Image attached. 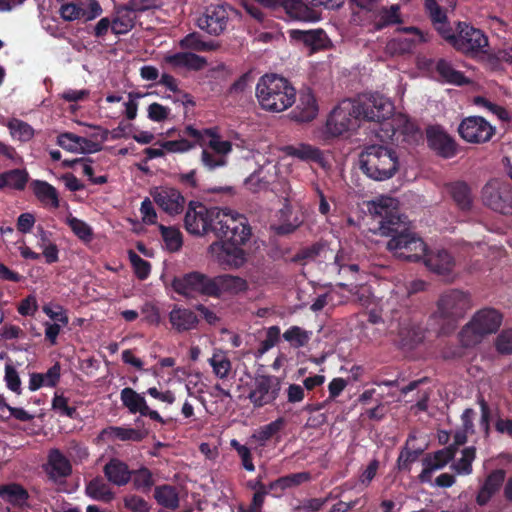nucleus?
<instances>
[{
	"mask_svg": "<svg viewBox=\"0 0 512 512\" xmlns=\"http://www.w3.org/2000/svg\"><path fill=\"white\" fill-rule=\"evenodd\" d=\"M52 409L60 416L75 419L78 416L77 408L68 405V398L62 394L55 393L52 399Z\"/></svg>",
	"mask_w": 512,
	"mask_h": 512,
	"instance_id": "obj_55",
	"label": "nucleus"
},
{
	"mask_svg": "<svg viewBox=\"0 0 512 512\" xmlns=\"http://www.w3.org/2000/svg\"><path fill=\"white\" fill-rule=\"evenodd\" d=\"M280 334L281 331L279 326H270L266 331L265 339L260 343L258 352L260 354H264L268 352L271 348H273L279 342Z\"/></svg>",
	"mask_w": 512,
	"mask_h": 512,
	"instance_id": "obj_60",
	"label": "nucleus"
},
{
	"mask_svg": "<svg viewBox=\"0 0 512 512\" xmlns=\"http://www.w3.org/2000/svg\"><path fill=\"white\" fill-rule=\"evenodd\" d=\"M261 174V171L254 172L245 180V186L250 192L260 193L269 189L270 182Z\"/></svg>",
	"mask_w": 512,
	"mask_h": 512,
	"instance_id": "obj_59",
	"label": "nucleus"
},
{
	"mask_svg": "<svg viewBox=\"0 0 512 512\" xmlns=\"http://www.w3.org/2000/svg\"><path fill=\"white\" fill-rule=\"evenodd\" d=\"M325 245L321 242H315L308 247L300 249L292 258L293 262L305 263L309 260H314L320 255Z\"/></svg>",
	"mask_w": 512,
	"mask_h": 512,
	"instance_id": "obj_56",
	"label": "nucleus"
},
{
	"mask_svg": "<svg viewBox=\"0 0 512 512\" xmlns=\"http://www.w3.org/2000/svg\"><path fill=\"white\" fill-rule=\"evenodd\" d=\"M231 447L236 450L239 457L241 458L242 465L247 471H254L255 466L253 464L252 454L250 449L246 445L240 444L236 439L231 440Z\"/></svg>",
	"mask_w": 512,
	"mask_h": 512,
	"instance_id": "obj_61",
	"label": "nucleus"
},
{
	"mask_svg": "<svg viewBox=\"0 0 512 512\" xmlns=\"http://www.w3.org/2000/svg\"><path fill=\"white\" fill-rule=\"evenodd\" d=\"M120 399L124 407L131 414L139 413L143 417H149L162 425L166 424V420L156 411L149 408L147 402L141 394L137 393L130 387L123 388L120 393Z\"/></svg>",
	"mask_w": 512,
	"mask_h": 512,
	"instance_id": "obj_20",
	"label": "nucleus"
},
{
	"mask_svg": "<svg viewBox=\"0 0 512 512\" xmlns=\"http://www.w3.org/2000/svg\"><path fill=\"white\" fill-rule=\"evenodd\" d=\"M169 322L178 333L191 331L197 328L199 318L191 309L175 305L169 312Z\"/></svg>",
	"mask_w": 512,
	"mask_h": 512,
	"instance_id": "obj_26",
	"label": "nucleus"
},
{
	"mask_svg": "<svg viewBox=\"0 0 512 512\" xmlns=\"http://www.w3.org/2000/svg\"><path fill=\"white\" fill-rule=\"evenodd\" d=\"M474 103L477 106L483 107L490 111L492 114L496 115L501 121H510L511 117L509 112L502 106H499L495 103H492L488 99L482 96H477L474 99Z\"/></svg>",
	"mask_w": 512,
	"mask_h": 512,
	"instance_id": "obj_58",
	"label": "nucleus"
},
{
	"mask_svg": "<svg viewBox=\"0 0 512 512\" xmlns=\"http://www.w3.org/2000/svg\"><path fill=\"white\" fill-rule=\"evenodd\" d=\"M180 136V139L159 141L157 144H159L163 149H165V151L169 153H184L193 149L197 145L194 139L183 135V130L180 132Z\"/></svg>",
	"mask_w": 512,
	"mask_h": 512,
	"instance_id": "obj_46",
	"label": "nucleus"
},
{
	"mask_svg": "<svg viewBox=\"0 0 512 512\" xmlns=\"http://www.w3.org/2000/svg\"><path fill=\"white\" fill-rule=\"evenodd\" d=\"M502 323V314L494 308H483L477 311L458 334L460 343L465 347H474L482 339L496 333Z\"/></svg>",
	"mask_w": 512,
	"mask_h": 512,
	"instance_id": "obj_6",
	"label": "nucleus"
},
{
	"mask_svg": "<svg viewBox=\"0 0 512 512\" xmlns=\"http://www.w3.org/2000/svg\"><path fill=\"white\" fill-rule=\"evenodd\" d=\"M458 133L468 143L482 144L492 139L495 127L481 116H469L460 122Z\"/></svg>",
	"mask_w": 512,
	"mask_h": 512,
	"instance_id": "obj_16",
	"label": "nucleus"
},
{
	"mask_svg": "<svg viewBox=\"0 0 512 512\" xmlns=\"http://www.w3.org/2000/svg\"><path fill=\"white\" fill-rule=\"evenodd\" d=\"M475 457L476 448L474 446L466 447L462 450V457L452 467L458 474L469 475L472 473V462Z\"/></svg>",
	"mask_w": 512,
	"mask_h": 512,
	"instance_id": "obj_52",
	"label": "nucleus"
},
{
	"mask_svg": "<svg viewBox=\"0 0 512 512\" xmlns=\"http://www.w3.org/2000/svg\"><path fill=\"white\" fill-rule=\"evenodd\" d=\"M435 72L437 74L436 80L441 83L464 86L471 82L463 72L454 69L451 62L443 58L437 60Z\"/></svg>",
	"mask_w": 512,
	"mask_h": 512,
	"instance_id": "obj_30",
	"label": "nucleus"
},
{
	"mask_svg": "<svg viewBox=\"0 0 512 512\" xmlns=\"http://www.w3.org/2000/svg\"><path fill=\"white\" fill-rule=\"evenodd\" d=\"M471 306L469 293L459 289H448L440 294L431 318L438 325L441 334L449 335L454 332Z\"/></svg>",
	"mask_w": 512,
	"mask_h": 512,
	"instance_id": "obj_4",
	"label": "nucleus"
},
{
	"mask_svg": "<svg viewBox=\"0 0 512 512\" xmlns=\"http://www.w3.org/2000/svg\"><path fill=\"white\" fill-rule=\"evenodd\" d=\"M31 189L35 197L44 205L57 209L60 206L59 194L54 186L43 180H33Z\"/></svg>",
	"mask_w": 512,
	"mask_h": 512,
	"instance_id": "obj_37",
	"label": "nucleus"
},
{
	"mask_svg": "<svg viewBox=\"0 0 512 512\" xmlns=\"http://www.w3.org/2000/svg\"><path fill=\"white\" fill-rule=\"evenodd\" d=\"M402 22L399 4H393L389 7L382 6L375 12L374 28L377 31L392 25L401 24Z\"/></svg>",
	"mask_w": 512,
	"mask_h": 512,
	"instance_id": "obj_36",
	"label": "nucleus"
},
{
	"mask_svg": "<svg viewBox=\"0 0 512 512\" xmlns=\"http://www.w3.org/2000/svg\"><path fill=\"white\" fill-rule=\"evenodd\" d=\"M148 431L121 426H109L104 428L98 438L101 440H120L140 442L146 438Z\"/></svg>",
	"mask_w": 512,
	"mask_h": 512,
	"instance_id": "obj_31",
	"label": "nucleus"
},
{
	"mask_svg": "<svg viewBox=\"0 0 512 512\" xmlns=\"http://www.w3.org/2000/svg\"><path fill=\"white\" fill-rule=\"evenodd\" d=\"M287 33L291 42L302 44L309 50L310 55L326 50L331 46V41L322 28L310 30L290 29Z\"/></svg>",
	"mask_w": 512,
	"mask_h": 512,
	"instance_id": "obj_18",
	"label": "nucleus"
},
{
	"mask_svg": "<svg viewBox=\"0 0 512 512\" xmlns=\"http://www.w3.org/2000/svg\"><path fill=\"white\" fill-rule=\"evenodd\" d=\"M66 224L70 227L73 233L82 241H91L93 237L92 228L83 220L74 216H70L66 220Z\"/></svg>",
	"mask_w": 512,
	"mask_h": 512,
	"instance_id": "obj_53",
	"label": "nucleus"
},
{
	"mask_svg": "<svg viewBox=\"0 0 512 512\" xmlns=\"http://www.w3.org/2000/svg\"><path fill=\"white\" fill-rule=\"evenodd\" d=\"M0 498L15 508L27 506L28 491L18 483H8L0 486Z\"/></svg>",
	"mask_w": 512,
	"mask_h": 512,
	"instance_id": "obj_33",
	"label": "nucleus"
},
{
	"mask_svg": "<svg viewBox=\"0 0 512 512\" xmlns=\"http://www.w3.org/2000/svg\"><path fill=\"white\" fill-rule=\"evenodd\" d=\"M7 127L13 139L20 142H28L34 136V129L27 122L12 118L8 121Z\"/></svg>",
	"mask_w": 512,
	"mask_h": 512,
	"instance_id": "obj_43",
	"label": "nucleus"
},
{
	"mask_svg": "<svg viewBox=\"0 0 512 512\" xmlns=\"http://www.w3.org/2000/svg\"><path fill=\"white\" fill-rule=\"evenodd\" d=\"M217 224L214 226V235L225 243L245 244L251 236V227L247 218L229 209L215 212Z\"/></svg>",
	"mask_w": 512,
	"mask_h": 512,
	"instance_id": "obj_8",
	"label": "nucleus"
},
{
	"mask_svg": "<svg viewBox=\"0 0 512 512\" xmlns=\"http://www.w3.org/2000/svg\"><path fill=\"white\" fill-rule=\"evenodd\" d=\"M179 45L183 49H189L198 52L213 51L217 48V45H215L212 41H203L200 34L197 32H192L186 35L183 39L180 40Z\"/></svg>",
	"mask_w": 512,
	"mask_h": 512,
	"instance_id": "obj_45",
	"label": "nucleus"
},
{
	"mask_svg": "<svg viewBox=\"0 0 512 512\" xmlns=\"http://www.w3.org/2000/svg\"><path fill=\"white\" fill-rule=\"evenodd\" d=\"M284 152L291 157L298 158L306 162L322 164L324 161L323 152L310 144L300 143L298 145H288L284 147Z\"/></svg>",
	"mask_w": 512,
	"mask_h": 512,
	"instance_id": "obj_34",
	"label": "nucleus"
},
{
	"mask_svg": "<svg viewBox=\"0 0 512 512\" xmlns=\"http://www.w3.org/2000/svg\"><path fill=\"white\" fill-rule=\"evenodd\" d=\"M397 204L392 197H381L371 203L369 211L379 218L380 234L390 237L387 250L397 259L418 262L426 252V243L410 229L407 217L399 213Z\"/></svg>",
	"mask_w": 512,
	"mask_h": 512,
	"instance_id": "obj_1",
	"label": "nucleus"
},
{
	"mask_svg": "<svg viewBox=\"0 0 512 512\" xmlns=\"http://www.w3.org/2000/svg\"><path fill=\"white\" fill-rule=\"evenodd\" d=\"M428 146L437 155L449 159L457 154V144L440 126H430L426 130Z\"/></svg>",
	"mask_w": 512,
	"mask_h": 512,
	"instance_id": "obj_21",
	"label": "nucleus"
},
{
	"mask_svg": "<svg viewBox=\"0 0 512 512\" xmlns=\"http://www.w3.org/2000/svg\"><path fill=\"white\" fill-rule=\"evenodd\" d=\"M130 263L133 267L135 276L139 280H146L151 273V264L142 259L136 252L129 250L128 253Z\"/></svg>",
	"mask_w": 512,
	"mask_h": 512,
	"instance_id": "obj_54",
	"label": "nucleus"
},
{
	"mask_svg": "<svg viewBox=\"0 0 512 512\" xmlns=\"http://www.w3.org/2000/svg\"><path fill=\"white\" fill-rule=\"evenodd\" d=\"M411 440H415V436L409 435L405 447L402 448L397 459V468L400 471H410L411 464L415 462L423 453V449L410 450L407 445Z\"/></svg>",
	"mask_w": 512,
	"mask_h": 512,
	"instance_id": "obj_47",
	"label": "nucleus"
},
{
	"mask_svg": "<svg viewBox=\"0 0 512 512\" xmlns=\"http://www.w3.org/2000/svg\"><path fill=\"white\" fill-rule=\"evenodd\" d=\"M449 462L450 460L443 454L441 450L426 454V456L422 459L423 470L419 475L420 482H430L433 472L444 468Z\"/></svg>",
	"mask_w": 512,
	"mask_h": 512,
	"instance_id": "obj_35",
	"label": "nucleus"
},
{
	"mask_svg": "<svg viewBox=\"0 0 512 512\" xmlns=\"http://www.w3.org/2000/svg\"><path fill=\"white\" fill-rule=\"evenodd\" d=\"M485 206L503 215H512V186L507 181L492 179L482 189Z\"/></svg>",
	"mask_w": 512,
	"mask_h": 512,
	"instance_id": "obj_10",
	"label": "nucleus"
},
{
	"mask_svg": "<svg viewBox=\"0 0 512 512\" xmlns=\"http://www.w3.org/2000/svg\"><path fill=\"white\" fill-rule=\"evenodd\" d=\"M285 419L279 417L267 425L261 426L254 434L253 438L261 443H265L276 435L285 426Z\"/></svg>",
	"mask_w": 512,
	"mask_h": 512,
	"instance_id": "obj_50",
	"label": "nucleus"
},
{
	"mask_svg": "<svg viewBox=\"0 0 512 512\" xmlns=\"http://www.w3.org/2000/svg\"><path fill=\"white\" fill-rule=\"evenodd\" d=\"M450 195L455 204L463 211L470 210L473 203L471 190L465 182H455L449 186Z\"/></svg>",
	"mask_w": 512,
	"mask_h": 512,
	"instance_id": "obj_41",
	"label": "nucleus"
},
{
	"mask_svg": "<svg viewBox=\"0 0 512 512\" xmlns=\"http://www.w3.org/2000/svg\"><path fill=\"white\" fill-rule=\"evenodd\" d=\"M152 197L155 203L170 215L180 214L184 209L185 198L176 188H156L152 193Z\"/></svg>",
	"mask_w": 512,
	"mask_h": 512,
	"instance_id": "obj_22",
	"label": "nucleus"
},
{
	"mask_svg": "<svg viewBox=\"0 0 512 512\" xmlns=\"http://www.w3.org/2000/svg\"><path fill=\"white\" fill-rule=\"evenodd\" d=\"M219 207L208 208L200 202L190 201L184 218L186 230L193 235L202 236L208 232L214 233L217 224L215 212H221Z\"/></svg>",
	"mask_w": 512,
	"mask_h": 512,
	"instance_id": "obj_9",
	"label": "nucleus"
},
{
	"mask_svg": "<svg viewBox=\"0 0 512 512\" xmlns=\"http://www.w3.org/2000/svg\"><path fill=\"white\" fill-rule=\"evenodd\" d=\"M159 229L167 250L170 252L179 251L183 245L181 232L174 227L164 225H160Z\"/></svg>",
	"mask_w": 512,
	"mask_h": 512,
	"instance_id": "obj_48",
	"label": "nucleus"
},
{
	"mask_svg": "<svg viewBox=\"0 0 512 512\" xmlns=\"http://www.w3.org/2000/svg\"><path fill=\"white\" fill-rule=\"evenodd\" d=\"M423 259L430 271L444 277L450 276L455 266L454 258L446 250L428 252L426 249Z\"/></svg>",
	"mask_w": 512,
	"mask_h": 512,
	"instance_id": "obj_24",
	"label": "nucleus"
},
{
	"mask_svg": "<svg viewBox=\"0 0 512 512\" xmlns=\"http://www.w3.org/2000/svg\"><path fill=\"white\" fill-rule=\"evenodd\" d=\"M424 6L434 26L447 20L445 11L438 5L436 0H424Z\"/></svg>",
	"mask_w": 512,
	"mask_h": 512,
	"instance_id": "obj_62",
	"label": "nucleus"
},
{
	"mask_svg": "<svg viewBox=\"0 0 512 512\" xmlns=\"http://www.w3.org/2000/svg\"><path fill=\"white\" fill-rule=\"evenodd\" d=\"M283 338L294 348L307 345L310 340L309 332L299 326H291L283 333Z\"/></svg>",
	"mask_w": 512,
	"mask_h": 512,
	"instance_id": "obj_51",
	"label": "nucleus"
},
{
	"mask_svg": "<svg viewBox=\"0 0 512 512\" xmlns=\"http://www.w3.org/2000/svg\"><path fill=\"white\" fill-rule=\"evenodd\" d=\"M496 348L501 354H512V329L503 330L498 335Z\"/></svg>",
	"mask_w": 512,
	"mask_h": 512,
	"instance_id": "obj_64",
	"label": "nucleus"
},
{
	"mask_svg": "<svg viewBox=\"0 0 512 512\" xmlns=\"http://www.w3.org/2000/svg\"><path fill=\"white\" fill-rule=\"evenodd\" d=\"M506 472L503 469L492 470L485 478L477 496L476 502L480 506L486 505L491 498L499 492L505 482Z\"/></svg>",
	"mask_w": 512,
	"mask_h": 512,
	"instance_id": "obj_27",
	"label": "nucleus"
},
{
	"mask_svg": "<svg viewBox=\"0 0 512 512\" xmlns=\"http://www.w3.org/2000/svg\"><path fill=\"white\" fill-rule=\"evenodd\" d=\"M163 62L174 69L186 68L193 71H199L207 64L204 57L191 52H177L166 55L163 58Z\"/></svg>",
	"mask_w": 512,
	"mask_h": 512,
	"instance_id": "obj_29",
	"label": "nucleus"
},
{
	"mask_svg": "<svg viewBox=\"0 0 512 512\" xmlns=\"http://www.w3.org/2000/svg\"><path fill=\"white\" fill-rule=\"evenodd\" d=\"M457 37L454 48L468 56H474L488 46V38L477 28L466 22L457 23Z\"/></svg>",
	"mask_w": 512,
	"mask_h": 512,
	"instance_id": "obj_15",
	"label": "nucleus"
},
{
	"mask_svg": "<svg viewBox=\"0 0 512 512\" xmlns=\"http://www.w3.org/2000/svg\"><path fill=\"white\" fill-rule=\"evenodd\" d=\"M242 244L214 242L210 250L216 255L217 261L224 269H238L246 262V253Z\"/></svg>",
	"mask_w": 512,
	"mask_h": 512,
	"instance_id": "obj_19",
	"label": "nucleus"
},
{
	"mask_svg": "<svg viewBox=\"0 0 512 512\" xmlns=\"http://www.w3.org/2000/svg\"><path fill=\"white\" fill-rule=\"evenodd\" d=\"M255 95L263 110L278 113L295 103L296 90L286 78L271 73L259 78Z\"/></svg>",
	"mask_w": 512,
	"mask_h": 512,
	"instance_id": "obj_3",
	"label": "nucleus"
},
{
	"mask_svg": "<svg viewBox=\"0 0 512 512\" xmlns=\"http://www.w3.org/2000/svg\"><path fill=\"white\" fill-rule=\"evenodd\" d=\"M257 4L274 13H285L292 20L316 22L319 14L302 0H254Z\"/></svg>",
	"mask_w": 512,
	"mask_h": 512,
	"instance_id": "obj_11",
	"label": "nucleus"
},
{
	"mask_svg": "<svg viewBox=\"0 0 512 512\" xmlns=\"http://www.w3.org/2000/svg\"><path fill=\"white\" fill-rule=\"evenodd\" d=\"M209 363L213 368L214 374L220 379L226 378L231 371V362L224 355L214 354L209 359Z\"/></svg>",
	"mask_w": 512,
	"mask_h": 512,
	"instance_id": "obj_57",
	"label": "nucleus"
},
{
	"mask_svg": "<svg viewBox=\"0 0 512 512\" xmlns=\"http://www.w3.org/2000/svg\"><path fill=\"white\" fill-rule=\"evenodd\" d=\"M133 477L131 478L133 488L142 493H149L155 484L153 473L145 466H141L136 470H131Z\"/></svg>",
	"mask_w": 512,
	"mask_h": 512,
	"instance_id": "obj_42",
	"label": "nucleus"
},
{
	"mask_svg": "<svg viewBox=\"0 0 512 512\" xmlns=\"http://www.w3.org/2000/svg\"><path fill=\"white\" fill-rule=\"evenodd\" d=\"M318 114V104L313 93L308 90L300 94L299 102L291 112V117L297 122H310Z\"/></svg>",
	"mask_w": 512,
	"mask_h": 512,
	"instance_id": "obj_28",
	"label": "nucleus"
},
{
	"mask_svg": "<svg viewBox=\"0 0 512 512\" xmlns=\"http://www.w3.org/2000/svg\"><path fill=\"white\" fill-rule=\"evenodd\" d=\"M236 10L228 4H211L206 7L205 12L197 20L201 30L213 36L221 35L227 28L230 15Z\"/></svg>",
	"mask_w": 512,
	"mask_h": 512,
	"instance_id": "obj_14",
	"label": "nucleus"
},
{
	"mask_svg": "<svg viewBox=\"0 0 512 512\" xmlns=\"http://www.w3.org/2000/svg\"><path fill=\"white\" fill-rule=\"evenodd\" d=\"M173 290L185 297H193L195 294L216 296L214 278H210L199 272H191L182 277H175L172 281Z\"/></svg>",
	"mask_w": 512,
	"mask_h": 512,
	"instance_id": "obj_12",
	"label": "nucleus"
},
{
	"mask_svg": "<svg viewBox=\"0 0 512 512\" xmlns=\"http://www.w3.org/2000/svg\"><path fill=\"white\" fill-rule=\"evenodd\" d=\"M59 13L63 20L70 22L82 19L84 15V8L73 2H69L61 5Z\"/></svg>",
	"mask_w": 512,
	"mask_h": 512,
	"instance_id": "obj_63",
	"label": "nucleus"
},
{
	"mask_svg": "<svg viewBox=\"0 0 512 512\" xmlns=\"http://www.w3.org/2000/svg\"><path fill=\"white\" fill-rule=\"evenodd\" d=\"M29 181V173L26 169H11L0 173V189H12L22 191Z\"/></svg>",
	"mask_w": 512,
	"mask_h": 512,
	"instance_id": "obj_39",
	"label": "nucleus"
},
{
	"mask_svg": "<svg viewBox=\"0 0 512 512\" xmlns=\"http://www.w3.org/2000/svg\"><path fill=\"white\" fill-rule=\"evenodd\" d=\"M103 473L109 483L118 487L127 485L133 477L127 463L115 457L104 465Z\"/></svg>",
	"mask_w": 512,
	"mask_h": 512,
	"instance_id": "obj_25",
	"label": "nucleus"
},
{
	"mask_svg": "<svg viewBox=\"0 0 512 512\" xmlns=\"http://www.w3.org/2000/svg\"><path fill=\"white\" fill-rule=\"evenodd\" d=\"M44 469L48 478L54 482L63 480L72 474V465L69 459L57 448L49 451Z\"/></svg>",
	"mask_w": 512,
	"mask_h": 512,
	"instance_id": "obj_23",
	"label": "nucleus"
},
{
	"mask_svg": "<svg viewBox=\"0 0 512 512\" xmlns=\"http://www.w3.org/2000/svg\"><path fill=\"white\" fill-rule=\"evenodd\" d=\"M419 43L414 38L398 37L387 43V50L393 56H403L413 53Z\"/></svg>",
	"mask_w": 512,
	"mask_h": 512,
	"instance_id": "obj_44",
	"label": "nucleus"
},
{
	"mask_svg": "<svg viewBox=\"0 0 512 512\" xmlns=\"http://www.w3.org/2000/svg\"><path fill=\"white\" fill-rule=\"evenodd\" d=\"M393 110V103L378 93L357 99L342 100L329 114L326 132L339 137L355 131L362 121L373 122L386 118Z\"/></svg>",
	"mask_w": 512,
	"mask_h": 512,
	"instance_id": "obj_2",
	"label": "nucleus"
},
{
	"mask_svg": "<svg viewBox=\"0 0 512 512\" xmlns=\"http://www.w3.org/2000/svg\"><path fill=\"white\" fill-rule=\"evenodd\" d=\"M281 391V380L274 375H257L248 399L255 408L274 403Z\"/></svg>",
	"mask_w": 512,
	"mask_h": 512,
	"instance_id": "obj_13",
	"label": "nucleus"
},
{
	"mask_svg": "<svg viewBox=\"0 0 512 512\" xmlns=\"http://www.w3.org/2000/svg\"><path fill=\"white\" fill-rule=\"evenodd\" d=\"M359 162L363 173L375 181L388 180L399 169L397 153L383 145L366 146L360 154Z\"/></svg>",
	"mask_w": 512,
	"mask_h": 512,
	"instance_id": "obj_5",
	"label": "nucleus"
},
{
	"mask_svg": "<svg viewBox=\"0 0 512 512\" xmlns=\"http://www.w3.org/2000/svg\"><path fill=\"white\" fill-rule=\"evenodd\" d=\"M311 479V475L309 472H299L294 474H289L283 477L278 478L276 481L271 483V489H280L285 490L287 488H291L294 486H298L304 482H307Z\"/></svg>",
	"mask_w": 512,
	"mask_h": 512,
	"instance_id": "obj_49",
	"label": "nucleus"
},
{
	"mask_svg": "<svg viewBox=\"0 0 512 512\" xmlns=\"http://www.w3.org/2000/svg\"><path fill=\"white\" fill-rule=\"evenodd\" d=\"M183 135L194 139L197 145L201 147L207 146L213 152L223 157L232 150L231 142L221 140L217 128L198 130L192 125H188L183 129Z\"/></svg>",
	"mask_w": 512,
	"mask_h": 512,
	"instance_id": "obj_17",
	"label": "nucleus"
},
{
	"mask_svg": "<svg viewBox=\"0 0 512 512\" xmlns=\"http://www.w3.org/2000/svg\"><path fill=\"white\" fill-rule=\"evenodd\" d=\"M214 283L215 297H219L222 293L239 294L248 289V283L244 278L229 274L214 277Z\"/></svg>",
	"mask_w": 512,
	"mask_h": 512,
	"instance_id": "obj_32",
	"label": "nucleus"
},
{
	"mask_svg": "<svg viewBox=\"0 0 512 512\" xmlns=\"http://www.w3.org/2000/svg\"><path fill=\"white\" fill-rule=\"evenodd\" d=\"M392 112L384 119L375 120V125L378 128H374L375 135L382 142L391 141L392 143L415 141L420 136V130L418 126L407 116L398 115L393 117Z\"/></svg>",
	"mask_w": 512,
	"mask_h": 512,
	"instance_id": "obj_7",
	"label": "nucleus"
},
{
	"mask_svg": "<svg viewBox=\"0 0 512 512\" xmlns=\"http://www.w3.org/2000/svg\"><path fill=\"white\" fill-rule=\"evenodd\" d=\"M110 484L104 478L97 476L86 484V494L94 500L109 503L115 498Z\"/></svg>",
	"mask_w": 512,
	"mask_h": 512,
	"instance_id": "obj_38",
	"label": "nucleus"
},
{
	"mask_svg": "<svg viewBox=\"0 0 512 512\" xmlns=\"http://www.w3.org/2000/svg\"><path fill=\"white\" fill-rule=\"evenodd\" d=\"M154 498L162 507L176 509L179 505V489L169 484L156 486L154 489Z\"/></svg>",
	"mask_w": 512,
	"mask_h": 512,
	"instance_id": "obj_40",
	"label": "nucleus"
}]
</instances>
